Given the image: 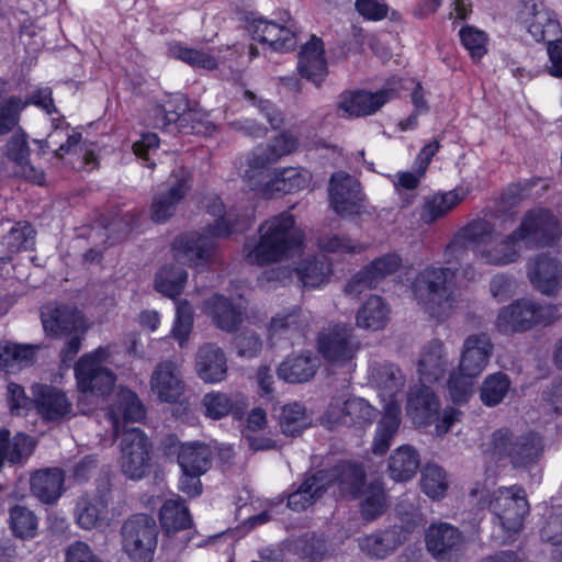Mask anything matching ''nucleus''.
Returning a JSON list of instances; mask_svg holds the SVG:
<instances>
[{
  "instance_id": "60",
  "label": "nucleus",
  "mask_w": 562,
  "mask_h": 562,
  "mask_svg": "<svg viewBox=\"0 0 562 562\" xmlns=\"http://www.w3.org/2000/svg\"><path fill=\"white\" fill-rule=\"evenodd\" d=\"M401 265L402 258L398 255L385 254L375 258L363 268L369 274V279L378 285L387 276L395 273L400 269Z\"/></svg>"
},
{
  "instance_id": "4",
  "label": "nucleus",
  "mask_w": 562,
  "mask_h": 562,
  "mask_svg": "<svg viewBox=\"0 0 562 562\" xmlns=\"http://www.w3.org/2000/svg\"><path fill=\"white\" fill-rule=\"evenodd\" d=\"M457 268L428 266L413 281V293L420 307L432 318L443 321L454 308L456 299L448 284Z\"/></svg>"
},
{
  "instance_id": "1",
  "label": "nucleus",
  "mask_w": 562,
  "mask_h": 562,
  "mask_svg": "<svg viewBox=\"0 0 562 562\" xmlns=\"http://www.w3.org/2000/svg\"><path fill=\"white\" fill-rule=\"evenodd\" d=\"M206 212L215 220L205 227V234L188 232L177 236L172 243L173 256L183 263L200 268L209 265L214 256L215 237H227L247 231L254 222V212L246 210L236 213L228 211L218 196H212L206 204Z\"/></svg>"
},
{
  "instance_id": "61",
  "label": "nucleus",
  "mask_w": 562,
  "mask_h": 562,
  "mask_svg": "<svg viewBox=\"0 0 562 562\" xmlns=\"http://www.w3.org/2000/svg\"><path fill=\"white\" fill-rule=\"evenodd\" d=\"M193 326L192 306L188 301H179L176 307V317L172 326V336L183 347L191 334Z\"/></svg>"
},
{
  "instance_id": "43",
  "label": "nucleus",
  "mask_w": 562,
  "mask_h": 562,
  "mask_svg": "<svg viewBox=\"0 0 562 562\" xmlns=\"http://www.w3.org/2000/svg\"><path fill=\"white\" fill-rule=\"evenodd\" d=\"M108 508L101 497H81L76 505V521L80 528L91 530L106 519Z\"/></svg>"
},
{
  "instance_id": "47",
  "label": "nucleus",
  "mask_w": 562,
  "mask_h": 562,
  "mask_svg": "<svg viewBox=\"0 0 562 562\" xmlns=\"http://www.w3.org/2000/svg\"><path fill=\"white\" fill-rule=\"evenodd\" d=\"M188 272L175 265L164 266L155 277V289L165 296L175 299L186 286Z\"/></svg>"
},
{
  "instance_id": "8",
  "label": "nucleus",
  "mask_w": 562,
  "mask_h": 562,
  "mask_svg": "<svg viewBox=\"0 0 562 562\" xmlns=\"http://www.w3.org/2000/svg\"><path fill=\"white\" fill-rule=\"evenodd\" d=\"M487 506L507 533L518 532L530 512L527 493L518 484L495 490L490 496Z\"/></svg>"
},
{
  "instance_id": "19",
  "label": "nucleus",
  "mask_w": 562,
  "mask_h": 562,
  "mask_svg": "<svg viewBox=\"0 0 562 562\" xmlns=\"http://www.w3.org/2000/svg\"><path fill=\"white\" fill-rule=\"evenodd\" d=\"M527 276L535 289L544 295H553L562 281V263L551 252H541L530 258Z\"/></svg>"
},
{
  "instance_id": "5",
  "label": "nucleus",
  "mask_w": 562,
  "mask_h": 562,
  "mask_svg": "<svg viewBox=\"0 0 562 562\" xmlns=\"http://www.w3.org/2000/svg\"><path fill=\"white\" fill-rule=\"evenodd\" d=\"M112 355L110 345L100 346L91 352L85 353L75 363V376L80 393L78 398L79 412L89 414L91 408L86 407L88 396L104 397L109 395L115 384V374L104 367Z\"/></svg>"
},
{
  "instance_id": "38",
  "label": "nucleus",
  "mask_w": 562,
  "mask_h": 562,
  "mask_svg": "<svg viewBox=\"0 0 562 562\" xmlns=\"http://www.w3.org/2000/svg\"><path fill=\"white\" fill-rule=\"evenodd\" d=\"M420 465L417 450L411 445L396 448L389 458L387 471L392 480L407 482L412 480Z\"/></svg>"
},
{
  "instance_id": "50",
  "label": "nucleus",
  "mask_w": 562,
  "mask_h": 562,
  "mask_svg": "<svg viewBox=\"0 0 562 562\" xmlns=\"http://www.w3.org/2000/svg\"><path fill=\"white\" fill-rule=\"evenodd\" d=\"M279 424L284 435L299 436L311 425V418L306 414L305 407L294 402L282 407Z\"/></svg>"
},
{
  "instance_id": "25",
  "label": "nucleus",
  "mask_w": 562,
  "mask_h": 562,
  "mask_svg": "<svg viewBox=\"0 0 562 562\" xmlns=\"http://www.w3.org/2000/svg\"><path fill=\"white\" fill-rule=\"evenodd\" d=\"M246 307L234 303L222 294H214L204 302V312L210 316L217 328L224 331H234L243 322Z\"/></svg>"
},
{
  "instance_id": "24",
  "label": "nucleus",
  "mask_w": 562,
  "mask_h": 562,
  "mask_svg": "<svg viewBox=\"0 0 562 562\" xmlns=\"http://www.w3.org/2000/svg\"><path fill=\"white\" fill-rule=\"evenodd\" d=\"M45 333L50 337H64L81 327L80 314L65 304H46L41 310Z\"/></svg>"
},
{
  "instance_id": "45",
  "label": "nucleus",
  "mask_w": 562,
  "mask_h": 562,
  "mask_svg": "<svg viewBox=\"0 0 562 562\" xmlns=\"http://www.w3.org/2000/svg\"><path fill=\"white\" fill-rule=\"evenodd\" d=\"M464 199L457 190L435 194L423 204L420 220L425 224H432L445 216Z\"/></svg>"
},
{
  "instance_id": "28",
  "label": "nucleus",
  "mask_w": 562,
  "mask_h": 562,
  "mask_svg": "<svg viewBox=\"0 0 562 562\" xmlns=\"http://www.w3.org/2000/svg\"><path fill=\"white\" fill-rule=\"evenodd\" d=\"M198 376L205 383H218L226 378L227 359L221 347L205 344L199 348L195 358Z\"/></svg>"
},
{
  "instance_id": "64",
  "label": "nucleus",
  "mask_w": 562,
  "mask_h": 562,
  "mask_svg": "<svg viewBox=\"0 0 562 562\" xmlns=\"http://www.w3.org/2000/svg\"><path fill=\"white\" fill-rule=\"evenodd\" d=\"M302 329L301 310L293 307L286 313H280L271 318L268 330L271 337L286 331Z\"/></svg>"
},
{
  "instance_id": "54",
  "label": "nucleus",
  "mask_w": 562,
  "mask_h": 562,
  "mask_svg": "<svg viewBox=\"0 0 562 562\" xmlns=\"http://www.w3.org/2000/svg\"><path fill=\"white\" fill-rule=\"evenodd\" d=\"M459 37L473 63H479L487 54L488 35L484 31L464 25L459 30Z\"/></svg>"
},
{
  "instance_id": "53",
  "label": "nucleus",
  "mask_w": 562,
  "mask_h": 562,
  "mask_svg": "<svg viewBox=\"0 0 562 562\" xmlns=\"http://www.w3.org/2000/svg\"><path fill=\"white\" fill-rule=\"evenodd\" d=\"M36 232L27 222H19L2 237V245L11 254L32 249Z\"/></svg>"
},
{
  "instance_id": "52",
  "label": "nucleus",
  "mask_w": 562,
  "mask_h": 562,
  "mask_svg": "<svg viewBox=\"0 0 562 562\" xmlns=\"http://www.w3.org/2000/svg\"><path fill=\"white\" fill-rule=\"evenodd\" d=\"M420 487L434 501L443 498L449 487L445 470L436 464H427L422 471Z\"/></svg>"
},
{
  "instance_id": "13",
  "label": "nucleus",
  "mask_w": 562,
  "mask_h": 562,
  "mask_svg": "<svg viewBox=\"0 0 562 562\" xmlns=\"http://www.w3.org/2000/svg\"><path fill=\"white\" fill-rule=\"evenodd\" d=\"M328 199L334 212L341 217L361 214L364 194L360 182L345 171L334 172L328 183Z\"/></svg>"
},
{
  "instance_id": "48",
  "label": "nucleus",
  "mask_w": 562,
  "mask_h": 562,
  "mask_svg": "<svg viewBox=\"0 0 562 562\" xmlns=\"http://www.w3.org/2000/svg\"><path fill=\"white\" fill-rule=\"evenodd\" d=\"M9 527L15 538L33 539L37 533L38 518L26 506L14 505L9 509Z\"/></svg>"
},
{
  "instance_id": "34",
  "label": "nucleus",
  "mask_w": 562,
  "mask_h": 562,
  "mask_svg": "<svg viewBox=\"0 0 562 562\" xmlns=\"http://www.w3.org/2000/svg\"><path fill=\"white\" fill-rule=\"evenodd\" d=\"M447 355L440 340L429 341L418 360V374L423 384H431L443 376L447 370Z\"/></svg>"
},
{
  "instance_id": "62",
  "label": "nucleus",
  "mask_w": 562,
  "mask_h": 562,
  "mask_svg": "<svg viewBox=\"0 0 562 562\" xmlns=\"http://www.w3.org/2000/svg\"><path fill=\"white\" fill-rule=\"evenodd\" d=\"M317 246L322 251L330 254H359L364 249L360 243L339 235L321 236Z\"/></svg>"
},
{
  "instance_id": "39",
  "label": "nucleus",
  "mask_w": 562,
  "mask_h": 562,
  "mask_svg": "<svg viewBox=\"0 0 562 562\" xmlns=\"http://www.w3.org/2000/svg\"><path fill=\"white\" fill-rule=\"evenodd\" d=\"M390 319V306L380 295H370L356 314L358 327L369 330L383 329Z\"/></svg>"
},
{
  "instance_id": "42",
  "label": "nucleus",
  "mask_w": 562,
  "mask_h": 562,
  "mask_svg": "<svg viewBox=\"0 0 562 562\" xmlns=\"http://www.w3.org/2000/svg\"><path fill=\"white\" fill-rule=\"evenodd\" d=\"M296 273L304 288H318L329 281L333 267L325 257H307L300 262Z\"/></svg>"
},
{
  "instance_id": "31",
  "label": "nucleus",
  "mask_w": 562,
  "mask_h": 562,
  "mask_svg": "<svg viewBox=\"0 0 562 562\" xmlns=\"http://www.w3.org/2000/svg\"><path fill=\"white\" fill-rule=\"evenodd\" d=\"M326 472L325 483L327 488L337 483L340 491L352 498L361 494L366 482V473L360 464L341 462L331 469L319 470Z\"/></svg>"
},
{
  "instance_id": "41",
  "label": "nucleus",
  "mask_w": 562,
  "mask_h": 562,
  "mask_svg": "<svg viewBox=\"0 0 562 562\" xmlns=\"http://www.w3.org/2000/svg\"><path fill=\"white\" fill-rule=\"evenodd\" d=\"M402 543L396 529H386L380 533L369 535L359 539V547L363 553L374 559H384L396 550Z\"/></svg>"
},
{
  "instance_id": "7",
  "label": "nucleus",
  "mask_w": 562,
  "mask_h": 562,
  "mask_svg": "<svg viewBox=\"0 0 562 562\" xmlns=\"http://www.w3.org/2000/svg\"><path fill=\"white\" fill-rule=\"evenodd\" d=\"M157 525L147 514H136L121 528L122 549L132 562H151L157 547Z\"/></svg>"
},
{
  "instance_id": "56",
  "label": "nucleus",
  "mask_w": 562,
  "mask_h": 562,
  "mask_svg": "<svg viewBox=\"0 0 562 562\" xmlns=\"http://www.w3.org/2000/svg\"><path fill=\"white\" fill-rule=\"evenodd\" d=\"M510 381L505 373L497 372L488 375L480 391L481 401L490 407L499 404L507 394Z\"/></svg>"
},
{
  "instance_id": "21",
  "label": "nucleus",
  "mask_w": 562,
  "mask_h": 562,
  "mask_svg": "<svg viewBox=\"0 0 562 562\" xmlns=\"http://www.w3.org/2000/svg\"><path fill=\"white\" fill-rule=\"evenodd\" d=\"M375 416V408L361 397L348 398L341 405L330 403L327 409L329 422L348 427L364 428L373 423Z\"/></svg>"
},
{
  "instance_id": "6",
  "label": "nucleus",
  "mask_w": 562,
  "mask_h": 562,
  "mask_svg": "<svg viewBox=\"0 0 562 562\" xmlns=\"http://www.w3.org/2000/svg\"><path fill=\"white\" fill-rule=\"evenodd\" d=\"M561 316V304H538L528 299H518L499 310L495 327L505 335L526 333L538 325L549 326Z\"/></svg>"
},
{
  "instance_id": "20",
  "label": "nucleus",
  "mask_w": 562,
  "mask_h": 562,
  "mask_svg": "<svg viewBox=\"0 0 562 562\" xmlns=\"http://www.w3.org/2000/svg\"><path fill=\"white\" fill-rule=\"evenodd\" d=\"M166 453H177V461L181 471H193L204 474L212 464V450L210 446L200 441L179 443L176 437L166 439Z\"/></svg>"
},
{
  "instance_id": "3",
  "label": "nucleus",
  "mask_w": 562,
  "mask_h": 562,
  "mask_svg": "<svg viewBox=\"0 0 562 562\" xmlns=\"http://www.w3.org/2000/svg\"><path fill=\"white\" fill-rule=\"evenodd\" d=\"M542 437L533 431L499 428L492 432L486 452L496 462H506L515 470L530 471L543 454Z\"/></svg>"
},
{
  "instance_id": "17",
  "label": "nucleus",
  "mask_w": 562,
  "mask_h": 562,
  "mask_svg": "<svg viewBox=\"0 0 562 562\" xmlns=\"http://www.w3.org/2000/svg\"><path fill=\"white\" fill-rule=\"evenodd\" d=\"M427 551L439 561H451L463 552L465 538L456 526L438 521L428 526L425 531Z\"/></svg>"
},
{
  "instance_id": "18",
  "label": "nucleus",
  "mask_w": 562,
  "mask_h": 562,
  "mask_svg": "<svg viewBox=\"0 0 562 562\" xmlns=\"http://www.w3.org/2000/svg\"><path fill=\"white\" fill-rule=\"evenodd\" d=\"M31 392L36 413L44 422L59 423L76 415L72 403L61 389L48 384H34Z\"/></svg>"
},
{
  "instance_id": "49",
  "label": "nucleus",
  "mask_w": 562,
  "mask_h": 562,
  "mask_svg": "<svg viewBox=\"0 0 562 562\" xmlns=\"http://www.w3.org/2000/svg\"><path fill=\"white\" fill-rule=\"evenodd\" d=\"M533 19L528 25V32L537 42H546L550 37L559 36L561 27L558 20L553 19L542 3L532 4Z\"/></svg>"
},
{
  "instance_id": "51",
  "label": "nucleus",
  "mask_w": 562,
  "mask_h": 562,
  "mask_svg": "<svg viewBox=\"0 0 562 562\" xmlns=\"http://www.w3.org/2000/svg\"><path fill=\"white\" fill-rule=\"evenodd\" d=\"M33 357V349L30 346L13 342H0V371L14 372L26 366Z\"/></svg>"
},
{
  "instance_id": "29",
  "label": "nucleus",
  "mask_w": 562,
  "mask_h": 562,
  "mask_svg": "<svg viewBox=\"0 0 562 562\" xmlns=\"http://www.w3.org/2000/svg\"><path fill=\"white\" fill-rule=\"evenodd\" d=\"M65 474L59 468H46L35 471L30 479V490L43 504H54L64 492Z\"/></svg>"
},
{
  "instance_id": "10",
  "label": "nucleus",
  "mask_w": 562,
  "mask_h": 562,
  "mask_svg": "<svg viewBox=\"0 0 562 562\" xmlns=\"http://www.w3.org/2000/svg\"><path fill=\"white\" fill-rule=\"evenodd\" d=\"M299 145L297 136L289 131H283L267 145L256 147L248 157V168L245 170L244 179L255 189L261 182L267 167L296 151Z\"/></svg>"
},
{
  "instance_id": "2",
  "label": "nucleus",
  "mask_w": 562,
  "mask_h": 562,
  "mask_svg": "<svg viewBox=\"0 0 562 562\" xmlns=\"http://www.w3.org/2000/svg\"><path fill=\"white\" fill-rule=\"evenodd\" d=\"M258 233V241L247 240L244 245L245 259L250 265L279 262L304 241V233L296 226L295 217L289 211L267 218L260 224Z\"/></svg>"
},
{
  "instance_id": "57",
  "label": "nucleus",
  "mask_w": 562,
  "mask_h": 562,
  "mask_svg": "<svg viewBox=\"0 0 562 562\" xmlns=\"http://www.w3.org/2000/svg\"><path fill=\"white\" fill-rule=\"evenodd\" d=\"M171 53L177 59L194 68L213 70L218 67L216 56L210 50L191 48L179 44L171 48Z\"/></svg>"
},
{
  "instance_id": "9",
  "label": "nucleus",
  "mask_w": 562,
  "mask_h": 562,
  "mask_svg": "<svg viewBox=\"0 0 562 562\" xmlns=\"http://www.w3.org/2000/svg\"><path fill=\"white\" fill-rule=\"evenodd\" d=\"M515 232L526 247L551 246L562 236L559 218L547 207L527 211Z\"/></svg>"
},
{
  "instance_id": "14",
  "label": "nucleus",
  "mask_w": 562,
  "mask_h": 562,
  "mask_svg": "<svg viewBox=\"0 0 562 562\" xmlns=\"http://www.w3.org/2000/svg\"><path fill=\"white\" fill-rule=\"evenodd\" d=\"M192 189V173L180 167L173 169L166 189L157 192L151 202L150 216L155 223L167 222L177 210L179 203Z\"/></svg>"
},
{
  "instance_id": "35",
  "label": "nucleus",
  "mask_w": 562,
  "mask_h": 562,
  "mask_svg": "<svg viewBox=\"0 0 562 562\" xmlns=\"http://www.w3.org/2000/svg\"><path fill=\"white\" fill-rule=\"evenodd\" d=\"M495 244L487 249L479 250V258L486 265L503 267L516 262L521 255L520 238L515 229L503 236L499 240L495 238Z\"/></svg>"
},
{
  "instance_id": "22",
  "label": "nucleus",
  "mask_w": 562,
  "mask_h": 562,
  "mask_svg": "<svg viewBox=\"0 0 562 562\" xmlns=\"http://www.w3.org/2000/svg\"><path fill=\"white\" fill-rule=\"evenodd\" d=\"M150 387L160 402L177 403L184 392L178 366L172 361L158 363L150 376Z\"/></svg>"
},
{
  "instance_id": "23",
  "label": "nucleus",
  "mask_w": 562,
  "mask_h": 562,
  "mask_svg": "<svg viewBox=\"0 0 562 562\" xmlns=\"http://www.w3.org/2000/svg\"><path fill=\"white\" fill-rule=\"evenodd\" d=\"M492 351L493 344L486 334L470 335L463 344L459 370L468 376H479L486 368Z\"/></svg>"
},
{
  "instance_id": "37",
  "label": "nucleus",
  "mask_w": 562,
  "mask_h": 562,
  "mask_svg": "<svg viewBox=\"0 0 562 562\" xmlns=\"http://www.w3.org/2000/svg\"><path fill=\"white\" fill-rule=\"evenodd\" d=\"M326 472H315L306 477L296 490L288 496V507L295 512L305 510L327 491Z\"/></svg>"
},
{
  "instance_id": "11",
  "label": "nucleus",
  "mask_w": 562,
  "mask_h": 562,
  "mask_svg": "<svg viewBox=\"0 0 562 562\" xmlns=\"http://www.w3.org/2000/svg\"><path fill=\"white\" fill-rule=\"evenodd\" d=\"M358 349L359 342L353 337V329L347 324H329L317 335L318 352L333 364H351Z\"/></svg>"
},
{
  "instance_id": "59",
  "label": "nucleus",
  "mask_w": 562,
  "mask_h": 562,
  "mask_svg": "<svg viewBox=\"0 0 562 562\" xmlns=\"http://www.w3.org/2000/svg\"><path fill=\"white\" fill-rule=\"evenodd\" d=\"M405 378L394 364H385L379 371V385L387 402L397 401L396 395L403 390Z\"/></svg>"
},
{
  "instance_id": "55",
  "label": "nucleus",
  "mask_w": 562,
  "mask_h": 562,
  "mask_svg": "<svg viewBox=\"0 0 562 562\" xmlns=\"http://www.w3.org/2000/svg\"><path fill=\"white\" fill-rule=\"evenodd\" d=\"M385 508L386 494L382 484L378 481L370 483L360 504L363 519L374 520L384 513Z\"/></svg>"
},
{
  "instance_id": "27",
  "label": "nucleus",
  "mask_w": 562,
  "mask_h": 562,
  "mask_svg": "<svg viewBox=\"0 0 562 562\" xmlns=\"http://www.w3.org/2000/svg\"><path fill=\"white\" fill-rule=\"evenodd\" d=\"M146 409L143 405L142 401L137 396L135 392L130 389L121 387L116 393V400L114 406L110 407L106 416L110 420L113 434L115 437L122 436V431L120 426V417L124 419V422H140L145 418Z\"/></svg>"
},
{
  "instance_id": "26",
  "label": "nucleus",
  "mask_w": 562,
  "mask_h": 562,
  "mask_svg": "<svg viewBox=\"0 0 562 562\" xmlns=\"http://www.w3.org/2000/svg\"><path fill=\"white\" fill-rule=\"evenodd\" d=\"M324 44L321 38L312 37L304 44L299 54L297 69L300 75L319 87L327 76Z\"/></svg>"
},
{
  "instance_id": "44",
  "label": "nucleus",
  "mask_w": 562,
  "mask_h": 562,
  "mask_svg": "<svg viewBox=\"0 0 562 562\" xmlns=\"http://www.w3.org/2000/svg\"><path fill=\"white\" fill-rule=\"evenodd\" d=\"M316 364L310 356L289 357L278 368L279 379L288 383H304L314 376Z\"/></svg>"
},
{
  "instance_id": "15",
  "label": "nucleus",
  "mask_w": 562,
  "mask_h": 562,
  "mask_svg": "<svg viewBox=\"0 0 562 562\" xmlns=\"http://www.w3.org/2000/svg\"><path fill=\"white\" fill-rule=\"evenodd\" d=\"M250 30L256 41L268 44L273 50L288 52L296 45L295 24L288 11H280L273 21L254 19Z\"/></svg>"
},
{
  "instance_id": "40",
  "label": "nucleus",
  "mask_w": 562,
  "mask_h": 562,
  "mask_svg": "<svg viewBox=\"0 0 562 562\" xmlns=\"http://www.w3.org/2000/svg\"><path fill=\"white\" fill-rule=\"evenodd\" d=\"M312 178V172L306 168H283L268 182V188L273 192L291 194L308 188Z\"/></svg>"
},
{
  "instance_id": "36",
  "label": "nucleus",
  "mask_w": 562,
  "mask_h": 562,
  "mask_svg": "<svg viewBox=\"0 0 562 562\" xmlns=\"http://www.w3.org/2000/svg\"><path fill=\"white\" fill-rule=\"evenodd\" d=\"M158 517L161 529L167 536H172L193 526L190 510L181 497L165 501Z\"/></svg>"
},
{
  "instance_id": "12",
  "label": "nucleus",
  "mask_w": 562,
  "mask_h": 562,
  "mask_svg": "<svg viewBox=\"0 0 562 562\" xmlns=\"http://www.w3.org/2000/svg\"><path fill=\"white\" fill-rule=\"evenodd\" d=\"M121 437L122 473L131 480H140L149 469L151 443L136 427L124 429Z\"/></svg>"
},
{
  "instance_id": "30",
  "label": "nucleus",
  "mask_w": 562,
  "mask_h": 562,
  "mask_svg": "<svg viewBox=\"0 0 562 562\" xmlns=\"http://www.w3.org/2000/svg\"><path fill=\"white\" fill-rule=\"evenodd\" d=\"M7 157L16 165L19 168L18 172L21 177L38 186L44 183V171L30 162L27 136L21 128H19L8 142Z\"/></svg>"
},
{
  "instance_id": "46",
  "label": "nucleus",
  "mask_w": 562,
  "mask_h": 562,
  "mask_svg": "<svg viewBox=\"0 0 562 562\" xmlns=\"http://www.w3.org/2000/svg\"><path fill=\"white\" fill-rule=\"evenodd\" d=\"M460 235L471 246L475 257L479 250L487 249L496 238L495 225L487 220L479 218L470 222L459 231Z\"/></svg>"
},
{
  "instance_id": "33",
  "label": "nucleus",
  "mask_w": 562,
  "mask_h": 562,
  "mask_svg": "<svg viewBox=\"0 0 562 562\" xmlns=\"http://www.w3.org/2000/svg\"><path fill=\"white\" fill-rule=\"evenodd\" d=\"M384 414L378 422L371 446L372 453L383 456L390 449L401 425V406L397 401L386 402Z\"/></svg>"
},
{
  "instance_id": "63",
  "label": "nucleus",
  "mask_w": 562,
  "mask_h": 562,
  "mask_svg": "<svg viewBox=\"0 0 562 562\" xmlns=\"http://www.w3.org/2000/svg\"><path fill=\"white\" fill-rule=\"evenodd\" d=\"M25 109L23 100L11 97L0 106V135L13 131L20 121V113Z\"/></svg>"
},
{
  "instance_id": "32",
  "label": "nucleus",
  "mask_w": 562,
  "mask_h": 562,
  "mask_svg": "<svg viewBox=\"0 0 562 562\" xmlns=\"http://www.w3.org/2000/svg\"><path fill=\"white\" fill-rule=\"evenodd\" d=\"M36 441L30 435L18 432L11 438L9 429H0V471L5 462L21 464L33 453Z\"/></svg>"
},
{
  "instance_id": "16",
  "label": "nucleus",
  "mask_w": 562,
  "mask_h": 562,
  "mask_svg": "<svg viewBox=\"0 0 562 562\" xmlns=\"http://www.w3.org/2000/svg\"><path fill=\"white\" fill-rule=\"evenodd\" d=\"M395 97L396 91L391 88L375 92L363 89L346 90L338 97L337 110L344 119L369 116Z\"/></svg>"
},
{
  "instance_id": "58",
  "label": "nucleus",
  "mask_w": 562,
  "mask_h": 562,
  "mask_svg": "<svg viewBox=\"0 0 562 562\" xmlns=\"http://www.w3.org/2000/svg\"><path fill=\"white\" fill-rule=\"evenodd\" d=\"M201 406L206 417L217 420L232 412L234 401L226 393L212 391L203 396Z\"/></svg>"
}]
</instances>
